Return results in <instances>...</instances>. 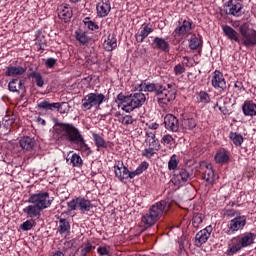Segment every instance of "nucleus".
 I'll list each match as a JSON object with an SVG mask.
<instances>
[{
	"instance_id": "nucleus-51",
	"label": "nucleus",
	"mask_w": 256,
	"mask_h": 256,
	"mask_svg": "<svg viewBox=\"0 0 256 256\" xmlns=\"http://www.w3.org/2000/svg\"><path fill=\"white\" fill-rule=\"evenodd\" d=\"M120 123H122V125H133V117L126 115L120 119Z\"/></svg>"
},
{
	"instance_id": "nucleus-64",
	"label": "nucleus",
	"mask_w": 256,
	"mask_h": 256,
	"mask_svg": "<svg viewBox=\"0 0 256 256\" xmlns=\"http://www.w3.org/2000/svg\"><path fill=\"white\" fill-rule=\"evenodd\" d=\"M235 87H239L237 84H235Z\"/></svg>"
},
{
	"instance_id": "nucleus-39",
	"label": "nucleus",
	"mask_w": 256,
	"mask_h": 256,
	"mask_svg": "<svg viewBox=\"0 0 256 256\" xmlns=\"http://www.w3.org/2000/svg\"><path fill=\"white\" fill-rule=\"evenodd\" d=\"M216 163H227L229 161V154L225 151H218L215 155Z\"/></svg>"
},
{
	"instance_id": "nucleus-2",
	"label": "nucleus",
	"mask_w": 256,
	"mask_h": 256,
	"mask_svg": "<svg viewBox=\"0 0 256 256\" xmlns=\"http://www.w3.org/2000/svg\"><path fill=\"white\" fill-rule=\"evenodd\" d=\"M171 209V203L166 200H161L156 202L154 205L150 206L148 212L142 216L141 222L146 227H153L164 213H167Z\"/></svg>"
},
{
	"instance_id": "nucleus-54",
	"label": "nucleus",
	"mask_w": 256,
	"mask_h": 256,
	"mask_svg": "<svg viewBox=\"0 0 256 256\" xmlns=\"http://www.w3.org/2000/svg\"><path fill=\"white\" fill-rule=\"evenodd\" d=\"M154 139H157V136H155V132L153 131H146V139H145V143L149 142V141H153Z\"/></svg>"
},
{
	"instance_id": "nucleus-3",
	"label": "nucleus",
	"mask_w": 256,
	"mask_h": 256,
	"mask_svg": "<svg viewBox=\"0 0 256 256\" xmlns=\"http://www.w3.org/2000/svg\"><path fill=\"white\" fill-rule=\"evenodd\" d=\"M255 233L252 232H246L240 236H236L232 238L228 242V249L226 251V254L228 256L236 255V253H239L241 249H245L247 247H251L253 243H255Z\"/></svg>"
},
{
	"instance_id": "nucleus-1",
	"label": "nucleus",
	"mask_w": 256,
	"mask_h": 256,
	"mask_svg": "<svg viewBox=\"0 0 256 256\" xmlns=\"http://www.w3.org/2000/svg\"><path fill=\"white\" fill-rule=\"evenodd\" d=\"M54 132L61 141H68L72 145H76L78 151H82L83 153H91V148L87 145L83 134L81 131L75 127V125L70 123H61L57 122L54 125Z\"/></svg>"
},
{
	"instance_id": "nucleus-9",
	"label": "nucleus",
	"mask_w": 256,
	"mask_h": 256,
	"mask_svg": "<svg viewBox=\"0 0 256 256\" xmlns=\"http://www.w3.org/2000/svg\"><path fill=\"white\" fill-rule=\"evenodd\" d=\"M244 5L239 0H229L224 4V12L226 15H232V17H242Z\"/></svg>"
},
{
	"instance_id": "nucleus-53",
	"label": "nucleus",
	"mask_w": 256,
	"mask_h": 256,
	"mask_svg": "<svg viewBox=\"0 0 256 256\" xmlns=\"http://www.w3.org/2000/svg\"><path fill=\"white\" fill-rule=\"evenodd\" d=\"M57 63V59L55 58H48L45 62V66L48 67V69H53Z\"/></svg>"
},
{
	"instance_id": "nucleus-24",
	"label": "nucleus",
	"mask_w": 256,
	"mask_h": 256,
	"mask_svg": "<svg viewBox=\"0 0 256 256\" xmlns=\"http://www.w3.org/2000/svg\"><path fill=\"white\" fill-rule=\"evenodd\" d=\"M35 138L24 136L20 138L19 145L23 151H32L33 147H35Z\"/></svg>"
},
{
	"instance_id": "nucleus-30",
	"label": "nucleus",
	"mask_w": 256,
	"mask_h": 256,
	"mask_svg": "<svg viewBox=\"0 0 256 256\" xmlns=\"http://www.w3.org/2000/svg\"><path fill=\"white\" fill-rule=\"evenodd\" d=\"M57 231L60 235H69L71 233V224L67 219L60 218Z\"/></svg>"
},
{
	"instance_id": "nucleus-12",
	"label": "nucleus",
	"mask_w": 256,
	"mask_h": 256,
	"mask_svg": "<svg viewBox=\"0 0 256 256\" xmlns=\"http://www.w3.org/2000/svg\"><path fill=\"white\" fill-rule=\"evenodd\" d=\"M157 101L160 105H169V103H173L176 98L175 91L168 90L167 88L163 87L158 91L157 95Z\"/></svg>"
},
{
	"instance_id": "nucleus-57",
	"label": "nucleus",
	"mask_w": 256,
	"mask_h": 256,
	"mask_svg": "<svg viewBox=\"0 0 256 256\" xmlns=\"http://www.w3.org/2000/svg\"><path fill=\"white\" fill-rule=\"evenodd\" d=\"M149 129H152L153 131L159 129V124L157 123H152L149 125Z\"/></svg>"
},
{
	"instance_id": "nucleus-61",
	"label": "nucleus",
	"mask_w": 256,
	"mask_h": 256,
	"mask_svg": "<svg viewBox=\"0 0 256 256\" xmlns=\"http://www.w3.org/2000/svg\"><path fill=\"white\" fill-rule=\"evenodd\" d=\"M167 87H168V89H171L173 87V85L172 84H168Z\"/></svg>"
},
{
	"instance_id": "nucleus-47",
	"label": "nucleus",
	"mask_w": 256,
	"mask_h": 256,
	"mask_svg": "<svg viewBox=\"0 0 256 256\" xmlns=\"http://www.w3.org/2000/svg\"><path fill=\"white\" fill-rule=\"evenodd\" d=\"M155 150L154 148L148 147L142 151V157H146V159H151L153 155H155Z\"/></svg>"
},
{
	"instance_id": "nucleus-19",
	"label": "nucleus",
	"mask_w": 256,
	"mask_h": 256,
	"mask_svg": "<svg viewBox=\"0 0 256 256\" xmlns=\"http://www.w3.org/2000/svg\"><path fill=\"white\" fill-rule=\"evenodd\" d=\"M115 177L119 179L122 183L127 179L129 168L123 164V162H118L114 165Z\"/></svg>"
},
{
	"instance_id": "nucleus-63",
	"label": "nucleus",
	"mask_w": 256,
	"mask_h": 256,
	"mask_svg": "<svg viewBox=\"0 0 256 256\" xmlns=\"http://www.w3.org/2000/svg\"><path fill=\"white\" fill-rule=\"evenodd\" d=\"M42 125H46V122H45V120H42Z\"/></svg>"
},
{
	"instance_id": "nucleus-34",
	"label": "nucleus",
	"mask_w": 256,
	"mask_h": 256,
	"mask_svg": "<svg viewBox=\"0 0 256 256\" xmlns=\"http://www.w3.org/2000/svg\"><path fill=\"white\" fill-rule=\"evenodd\" d=\"M184 131H193L197 127V121L194 118L184 117L181 124Z\"/></svg>"
},
{
	"instance_id": "nucleus-29",
	"label": "nucleus",
	"mask_w": 256,
	"mask_h": 256,
	"mask_svg": "<svg viewBox=\"0 0 256 256\" xmlns=\"http://www.w3.org/2000/svg\"><path fill=\"white\" fill-rule=\"evenodd\" d=\"M66 161L68 165H72V167H81L83 165V159L76 153L70 152L67 155Z\"/></svg>"
},
{
	"instance_id": "nucleus-41",
	"label": "nucleus",
	"mask_w": 256,
	"mask_h": 256,
	"mask_svg": "<svg viewBox=\"0 0 256 256\" xmlns=\"http://www.w3.org/2000/svg\"><path fill=\"white\" fill-rule=\"evenodd\" d=\"M177 167H179V161L177 160V155H172L168 162L169 171H177Z\"/></svg>"
},
{
	"instance_id": "nucleus-33",
	"label": "nucleus",
	"mask_w": 256,
	"mask_h": 256,
	"mask_svg": "<svg viewBox=\"0 0 256 256\" xmlns=\"http://www.w3.org/2000/svg\"><path fill=\"white\" fill-rule=\"evenodd\" d=\"M24 87L23 80H19L18 78L12 79L8 84V89L12 91V93H19Z\"/></svg>"
},
{
	"instance_id": "nucleus-49",
	"label": "nucleus",
	"mask_w": 256,
	"mask_h": 256,
	"mask_svg": "<svg viewBox=\"0 0 256 256\" xmlns=\"http://www.w3.org/2000/svg\"><path fill=\"white\" fill-rule=\"evenodd\" d=\"M91 249H93V246L91 245V243L85 244L84 247H82V249L80 251V255L87 256L88 253H91Z\"/></svg>"
},
{
	"instance_id": "nucleus-52",
	"label": "nucleus",
	"mask_w": 256,
	"mask_h": 256,
	"mask_svg": "<svg viewBox=\"0 0 256 256\" xmlns=\"http://www.w3.org/2000/svg\"><path fill=\"white\" fill-rule=\"evenodd\" d=\"M173 141H175V139H173V136H171L169 134L164 135L162 138V143L164 145H171V143H173Z\"/></svg>"
},
{
	"instance_id": "nucleus-55",
	"label": "nucleus",
	"mask_w": 256,
	"mask_h": 256,
	"mask_svg": "<svg viewBox=\"0 0 256 256\" xmlns=\"http://www.w3.org/2000/svg\"><path fill=\"white\" fill-rule=\"evenodd\" d=\"M86 27H87V29H89V31H98V29H99V25L93 21L89 22L88 26H86Z\"/></svg>"
},
{
	"instance_id": "nucleus-20",
	"label": "nucleus",
	"mask_w": 256,
	"mask_h": 256,
	"mask_svg": "<svg viewBox=\"0 0 256 256\" xmlns=\"http://www.w3.org/2000/svg\"><path fill=\"white\" fill-rule=\"evenodd\" d=\"M98 17H107L111 13V2L109 0H102L96 6Z\"/></svg>"
},
{
	"instance_id": "nucleus-17",
	"label": "nucleus",
	"mask_w": 256,
	"mask_h": 256,
	"mask_svg": "<svg viewBox=\"0 0 256 256\" xmlns=\"http://www.w3.org/2000/svg\"><path fill=\"white\" fill-rule=\"evenodd\" d=\"M211 83L214 89H221L222 91H225V89H227V82H225V77L220 71L214 72Z\"/></svg>"
},
{
	"instance_id": "nucleus-14",
	"label": "nucleus",
	"mask_w": 256,
	"mask_h": 256,
	"mask_svg": "<svg viewBox=\"0 0 256 256\" xmlns=\"http://www.w3.org/2000/svg\"><path fill=\"white\" fill-rule=\"evenodd\" d=\"M212 231L213 229L211 228V226L200 230L195 236V245L197 247H202L204 243H207V241H209V237H211Z\"/></svg>"
},
{
	"instance_id": "nucleus-10",
	"label": "nucleus",
	"mask_w": 256,
	"mask_h": 256,
	"mask_svg": "<svg viewBox=\"0 0 256 256\" xmlns=\"http://www.w3.org/2000/svg\"><path fill=\"white\" fill-rule=\"evenodd\" d=\"M145 101H147V98L143 92H136L129 95V98L127 99L128 106H126V113H131V111H135L138 107H142Z\"/></svg>"
},
{
	"instance_id": "nucleus-44",
	"label": "nucleus",
	"mask_w": 256,
	"mask_h": 256,
	"mask_svg": "<svg viewBox=\"0 0 256 256\" xmlns=\"http://www.w3.org/2000/svg\"><path fill=\"white\" fill-rule=\"evenodd\" d=\"M199 38H197V36L193 35L189 41V48L192 51H195V49H199Z\"/></svg>"
},
{
	"instance_id": "nucleus-59",
	"label": "nucleus",
	"mask_w": 256,
	"mask_h": 256,
	"mask_svg": "<svg viewBox=\"0 0 256 256\" xmlns=\"http://www.w3.org/2000/svg\"><path fill=\"white\" fill-rule=\"evenodd\" d=\"M93 21H91L90 17H86L83 20L84 25L87 27L89 25V23H92Z\"/></svg>"
},
{
	"instance_id": "nucleus-25",
	"label": "nucleus",
	"mask_w": 256,
	"mask_h": 256,
	"mask_svg": "<svg viewBox=\"0 0 256 256\" xmlns=\"http://www.w3.org/2000/svg\"><path fill=\"white\" fill-rule=\"evenodd\" d=\"M58 17L64 23H69L71 21V17H73V10L67 6H62L58 9Z\"/></svg>"
},
{
	"instance_id": "nucleus-28",
	"label": "nucleus",
	"mask_w": 256,
	"mask_h": 256,
	"mask_svg": "<svg viewBox=\"0 0 256 256\" xmlns=\"http://www.w3.org/2000/svg\"><path fill=\"white\" fill-rule=\"evenodd\" d=\"M105 51H113L117 49V37L115 34H109L107 39L103 43Z\"/></svg>"
},
{
	"instance_id": "nucleus-15",
	"label": "nucleus",
	"mask_w": 256,
	"mask_h": 256,
	"mask_svg": "<svg viewBox=\"0 0 256 256\" xmlns=\"http://www.w3.org/2000/svg\"><path fill=\"white\" fill-rule=\"evenodd\" d=\"M164 125L167 131H172V133L179 132V119L173 114H167L164 117Z\"/></svg>"
},
{
	"instance_id": "nucleus-48",
	"label": "nucleus",
	"mask_w": 256,
	"mask_h": 256,
	"mask_svg": "<svg viewBox=\"0 0 256 256\" xmlns=\"http://www.w3.org/2000/svg\"><path fill=\"white\" fill-rule=\"evenodd\" d=\"M186 69H185V65L179 63L174 67V73L175 75L178 77L179 75H183V73H185Z\"/></svg>"
},
{
	"instance_id": "nucleus-26",
	"label": "nucleus",
	"mask_w": 256,
	"mask_h": 256,
	"mask_svg": "<svg viewBox=\"0 0 256 256\" xmlns=\"http://www.w3.org/2000/svg\"><path fill=\"white\" fill-rule=\"evenodd\" d=\"M222 31L225 34V36L228 37V39H230V41H235L236 43H241L239 36H237L238 35L237 31H235V29H233L231 26L222 25Z\"/></svg>"
},
{
	"instance_id": "nucleus-16",
	"label": "nucleus",
	"mask_w": 256,
	"mask_h": 256,
	"mask_svg": "<svg viewBox=\"0 0 256 256\" xmlns=\"http://www.w3.org/2000/svg\"><path fill=\"white\" fill-rule=\"evenodd\" d=\"M64 106L67 107V103H49L48 101L44 100L38 104V109H45L50 111H53V109H57L59 113H67L66 110H63Z\"/></svg>"
},
{
	"instance_id": "nucleus-42",
	"label": "nucleus",
	"mask_w": 256,
	"mask_h": 256,
	"mask_svg": "<svg viewBox=\"0 0 256 256\" xmlns=\"http://www.w3.org/2000/svg\"><path fill=\"white\" fill-rule=\"evenodd\" d=\"M33 227H35V220H33V218L26 220L20 225V229H22V231H31Z\"/></svg>"
},
{
	"instance_id": "nucleus-8",
	"label": "nucleus",
	"mask_w": 256,
	"mask_h": 256,
	"mask_svg": "<svg viewBox=\"0 0 256 256\" xmlns=\"http://www.w3.org/2000/svg\"><path fill=\"white\" fill-rule=\"evenodd\" d=\"M245 225H247V216H236L229 221L228 229H224V233H226V235H233V233H237V231H243Z\"/></svg>"
},
{
	"instance_id": "nucleus-37",
	"label": "nucleus",
	"mask_w": 256,
	"mask_h": 256,
	"mask_svg": "<svg viewBox=\"0 0 256 256\" xmlns=\"http://www.w3.org/2000/svg\"><path fill=\"white\" fill-rule=\"evenodd\" d=\"M229 137L236 147H241V145H243V136L241 134L230 132Z\"/></svg>"
},
{
	"instance_id": "nucleus-21",
	"label": "nucleus",
	"mask_w": 256,
	"mask_h": 256,
	"mask_svg": "<svg viewBox=\"0 0 256 256\" xmlns=\"http://www.w3.org/2000/svg\"><path fill=\"white\" fill-rule=\"evenodd\" d=\"M242 112L245 117H256V104L253 100H246L242 105Z\"/></svg>"
},
{
	"instance_id": "nucleus-32",
	"label": "nucleus",
	"mask_w": 256,
	"mask_h": 256,
	"mask_svg": "<svg viewBox=\"0 0 256 256\" xmlns=\"http://www.w3.org/2000/svg\"><path fill=\"white\" fill-rule=\"evenodd\" d=\"M147 169H149V163L142 162L136 170L132 172L128 170L127 179H135L137 175H141V173H143V171H147Z\"/></svg>"
},
{
	"instance_id": "nucleus-18",
	"label": "nucleus",
	"mask_w": 256,
	"mask_h": 256,
	"mask_svg": "<svg viewBox=\"0 0 256 256\" xmlns=\"http://www.w3.org/2000/svg\"><path fill=\"white\" fill-rule=\"evenodd\" d=\"M150 33H153V27L151 26V24H142L138 33H136L135 35L137 43H143V41H145V39L149 37Z\"/></svg>"
},
{
	"instance_id": "nucleus-60",
	"label": "nucleus",
	"mask_w": 256,
	"mask_h": 256,
	"mask_svg": "<svg viewBox=\"0 0 256 256\" xmlns=\"http://www.w3.org/2000/svg\"><path fill=\"white\" fill-rule=\"evenodd\" d=\"M81 0H70V3H79Z\"/></svg>"
},
{
	"instance_id": "nucleus-36",
	"label": "nucleus",
	"mask_w": 256,
	"mask_h": 256,
	"mask_svg": "<svg viewBox=\"0 0 256 256\" xmlns=\"http://www.w3.org/2000/svg\"><path fill=\"white\" fill-rule=\"evenodd\" d=\"M92 137L97 147V151H99V149H107V142H105V139L101 137V135L93 133Z\"/></svg>"
},
{
	"instance_id": "nucleus-50",
	"label": "nucleus",
	"mask_w": 256,
	"mask_h": 256,
	"mask_svg": "<svg viewBox=\"0 0 256 256\" xmlns=\"http://www.w3.org/2000/svg\"><path fill=\"white\" fill-rule=\"evenodd\" d=\"M199 99L201 103H209V101H211V99L209 98V94L205 91H201L199 93Z\"/></svg>"
},
{
	"instance_id": "nucleus-56",
	"label": "nucleus",
	"mask_w": 256,
	"mask_h": 256,
	"mask_svg": "<svg viewBox=\"0 0 256 256\" xmlns=\"http://www.w3.org/2000/svg\"><path fill=\"white\" fill-rule=\"evenodd\" d=\"M98 253L99 255H102V256L109 255V250L105 246H100L98 247Z\"/></svg>"
},
{
	"instance_id": "nucleus-38",
	"label": "nucleus",
	"mask_w": 256,
	"mask_h": 256,
	"mask_svg": "<svg viewBox=\"0 0 256 256\" xmlns=\"http://www.w3.org/2000/svg\"><path fill=\"white\" fill-rule=\"evenodd\" d=\"M161 89H163V85H159V84H146L144 87V91H148L149 93H155L156 96L159 93V91H161Z\"/></svg>"
},
{
	"instance_id": "nucleus-7",
	"label": "nucleus",
	"mask_w": 256,
	"mask_h": 256,
	"mask_svg": "<svg viewBox=\"0 0 256 256\" xmlns=\"http://www.w3.org/2000/svg\"><path fill=\"white\" fill-rule=\"evenodd\" d=\"M68 211H81L82 213H87L91 211V204L90 200H87L83 197H77L72 199L70 202L67 203Z\"/></svg>"
},
{
	"instance_id": "nucleus-13",
	"label": "nucleus",
	"mask_w": 256,
	"mask_h": 256,
	"mask_svg": "<svg viewBox=\"0 0 256 256\" xmlns=\"http://www.w3.org/2000/svg\"><path fill=\"white\" fill-rule=\"evenodd\" d=\"M191 29H193V22L181 19L178 22V27L175 28L173 35L174 37H183V35H187Z\"/></svg>"
},
{
	"instance_id": "nucleus-58",
	"label": "nucleus",
	"mask_w": 256,
	"mask_h": 256,
	"mask_svg": "<svg viewBox=\"0 0 256 256\" xmlns=\"http://www.w3.org/2000/svg\"><path fill=\"white\" fill-rule=\"evenodd\" d=\"M226 215L228 217H235V210H227Z\"/></svg>"
},
{
	"instance_id": "nucleus-46",
	"label": "nucleus",
	"mask_w": 256,
	"mask_h": 256,
	"mask_svg": "<svg viewBox=\"0 0 256 256\" xmlns=\"http://www.w3.org/2000/svg\"><path fill=\"white\" fill-rule=\"evenodd\" d=\"M148 147L151 149H154L156 151H159L161 149V144L159 143V139L155 138L154 140H149L148 142Z\"/></svg>"
},
{
	"instance_id": "nucleus-4",
	"label": "nucleus",
	"mask_w": 256,
	"mask_h": 256,
	"mask_svg": "<svg viewBox=\"0 0 256 256\" xmlns=\"http://www.w3.org/2000/svg\"><path fill=\"white\" fill-rule=\"evenodd\" d=\"M240 44L244 47H255L256 45V31L249 28V23H243L239 27Z\"/></svg>"
},
{
	"instance_id": "nucleus-23",
	"label": "nucleus",
	"mask_w": 256,
	"mask_h": 256,
	"mask_svg": "<svg viewBox=\"0 0 256 256\" xmlns=\"http://www.w3.org/2000/svg\"><path fill=\"white\" fill-rule=\"evenodd\" d=\"M41 211L43 210H40L35 204L28 205L23 209V213L30 219H39L41 217Z\"/></svg>"
},
{
	"instance_id": "nucleus-27",
	"label": "nucleus",
	"mask_w": 256,
	"mask_h": 256,
	"mask_svg": "<svg viewBox=\"0 0 256 256\" xmlns=\"http://www.w3.org/2000/svg\"><path fill=\"white\" fill-rule=\"evenodd\" d=\"M202 178L208 185H213L215 181V172L213 171L211 164L206 165V169L202 173Z\"/></svg>"
},
{
	"instance_id": "nucleus-43",
	"label": "nucleus",
	"mask_w": 256,
	"mask_h": 256,
	"mask_svg": "<svg viewBox=\"0 0 256 256\" xmlns=\"http://www.w3.org/2000/svg\"><path fill=\"white\" fill-rule=\"evenodd\" d=\"M117 99L118 101H120L123 111L127 112V107L129 105V102L127 100L129 99V96H125L123 95V93H120L118 94Z\"/></svg>"
},
{
	"instance_id": "nucleus-31",
	"label": "nucleus",
	"mask_w": 256,
	"mask_h": 256,
	"mask_svg": "<svg viewBox=\"0 0 256 256\" xmlns=\"http://www.w3.org/2000/svg\"><path fill=\"white\" fill-rule=\"evenodd\" d=\"M26 69L21 66H9L5 72L6 77H17L24 75Z\"/></svg>"
},
{
	"instance_id": "nucleus-6",
	"label": "nucleus",
	"mask_w": 256,
	"mask_h": 256,
	"mask_svg": "<svg viewBox=\"0 0 256 256\" xmlns=\"http://www.w3.org/2000/svg\"><path fill=\"white\" fill-rule=\"evenodd\" d=\"M28 202L37 206L40 211H43L44 209L51 207L53 199H51L47 192H39L36 194H31L28 198Z\"/></svg>"
},
{
	"instance_id": "nucleus-35",
	"label": "nucleus",
	"mask_w": 256,
	"mask_h": 256,
	"mask_svg": "<svg viewBox=\"0 0 256 256\" xmlns=\"http://www.w3.org/2000/svg\"><path fill=\"white\" fill-rule=\"evenodd\" d=\"M75 39L80 43V45H89L90 38L87 32L83 30L75 31Z\"/></svg>"
},
{
	"instance_id": "nucleus-62",
	"label": "nucleus",
	"mask_w": 256,
	"mask_h": 256,
	"mask_svg": "<svg viewBox=\"0 0 256 256\" xmlns=\"http://www.w3.org/2000/svg\"><path fill=\"white\" fill-rule=\"evenodd\" d=\"M184 61L186 60V61H189V58L187 57V56H185L184 58Z\"/></svg>"
},
{
	"instance_id": "nucleus-11",
	"label": "nucleus",
	"mask_w": 256,
	"mask_h": 256,
	"mask_svg": "<svg viewBox=\"0 0 256 256\" xmlns=\"http://www.w3.org/2000/svg\"><path fill=\"white\" fill-rule=\"evenodd\" d=\"M190 177L191 174H189V171H187V169L179 168L174 172L171 183H173V185L179 189V187H183V185H185L186 182L189 181Z\"/></svg>"
},
{
	"instance_id": "nucleus-45",
	"label": "nucleus",
	"mask_w": 256,
	"mask_h": 256,
	"mask_svg": "<svg viewBox=\"0 0 256 256\" xmlns=\"http://www.w3.org/2000/svg\"><path fill=\"white\" fill-rule=\"evenodd\" d=\"M203 223V214H194L192 218V225L193 227H199Z\"/></svg>"
},
{
	"instance_id": "nucleus-40",
	"label": "nucleus",
	"mask_w": 256,
	"mask_h": 256,
	"mask_svg": "<svg viewBox=\"0 0 256 256\" xmlns=\"http://www.w3.org/2000/svg\"><path fill=\"white\" fill-rule=\"evenodd\" d=\"M29 77L35 79L37 87H43V85H45V80L43 79V76H41V73L33 71L30 73Z\"/></svg>"
},
{
	"instance_id": "nucleus-22",
	"label": "nucleus",
	"mask_w": 256,
	"mask_h": 256,
	"mask_svg": "<svg viewBox=\"0 0 256 256\" xmlns=\"http://www.w3.org/2000/svg\"><path fill=\"white\" fill-rule=\"evenodd\" d=\"M153 49H158L159 51H163L164 53H169L170 46L169 42L165 40V38L155 37L152 43Z\"/></svg>"
},
{
	"instance_id": "nucleus-5",
	"label": "nucleus",
	"mask_w": 256,
	"mask_h": 256,
	"mask_svg": "<svg viewBox=\"0 0 256 256\" xmlns=\"http://www.w3.org/2000/svg\"><path fill=\"white\" fill-rule=\"evenodd\" d=\"M106 100L107 98L103 93H89L82 99V107L83 109H86V111H90V109H93V107L95 109H99V107H101Z\"/></svg>"
}]
</instances>
